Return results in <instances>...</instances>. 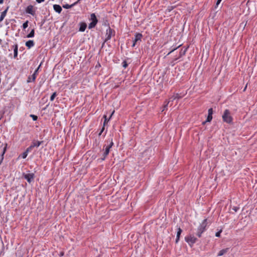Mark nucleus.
I'll return each mask as SVG.
<instances>
[{"instance_id":"obj_1","label":"nucleus","mask_w":257,"mask_h":257,"mask_svg":"<svg viewBox=\"0 0 257 257\" xmlns=\"http://www.w3.org/2000/svg\"><path fill=\"white\" fill-rule=\"evenodd\" d=\"M180 98H181V96H180L178 94H176L173 95L172 97H171L169 98V99L168 101L167 102V103L164 104L162 111L168 110V107L169 106H170V107L171 106L172 103L174 101H176V103L177 102V100L178 99H179Z\"/></svg>"},{"instance_id":"obj_2","label":"nucleus","mask_w":257,"mask_h":257,"mask_svg":"<svg viewBox=\"0 0 257 257\" xmlns=\"http://www.w3.org/2000/svg\"><path fill=\"white\" fill-rule=\"evenodd\" d=\"M207 224V219L203 220L202 222L200 224V226L198 227L196 235L199 237L201 236L202 233L206 230V227Z\"/></svg>"},{"instance_id":"obj_3","label":"nucleus","mask_w":257,"mask_h":257,"mask_svg":"<svg viewBox=\"0 0 257 257\" xmlns=\"http://www.w3.org/2000/svg\"><path fill=\"white\" fill-rule=\"evenodd\" d=\"M43 143V141L33 140L30 146L27 148V152H31L34 147H39Z\"/></svg>"},{"instance_id":"obj_4","label":"nucleus","mask_w":257,"mask_h":257,"mask_svg":"<svg viewBox=\"0 0 257 257\" xmlns=\"http://www.w3.org/2000/svg\"><path fill=\"white\" fill-rule=\"evenodd\" d=\"M185 241L189 243L190 245H192L194 243H195L197 240V238H196L194 236L190 235L185 237Z\"/></svg>"},{"instance_id":"obj_5","label":"nucleus","mask_w":257,"mask_h":257,"mask_svg":"<svg viewBox=\"0 0 257 257\" xmlns=\"http://www.w3.org/2000/svg\"><path fill=\"white\" fill-rule=\"evenodd\" d=\"M91 20L92 22L89 24L88 26L89 29L94 28L97 24V20L94 14H92L90 16Z\"/></svg>"},{"instance_id":"obj_6","label":"nucleus","mask_w":257,"mask_h":257,"mask_svg":"<svg viewBox=\"0 0 257 257\" xmlns=\"http://www.w3.org/2000/svg\"><path fill=\"white\" fill-rule=\"evenodd\" d=\"M24 178L27 180V181L29 183H31L33 181L35 175L34 173H29V174H23Z\"/></svg>"},{"instance_id":"obj_7","label":"nucleus","mask_w":257,"mask_h":257,"mask_svg":"<svg viewBox=\"0 0 257 257\" xmlns=\"http://www.w3.org/2000/svg\"><path fill=\"white\" fill-rule=\"evenodd\" d=\"M113 35H114V31L110 28H108L106 30V38L105 39V42L110 40L111 39L112 36H113Z\"/></svg>"},{"instance_id":"obj_8","label":"nucleus","mask_w":257,"mask_h":257,"mask_svg":"<svg viewBox=\"0 0 257 257\" xmlns=\"http://www.w3.org/2000/svg\"><path fill=\"white\" fill-rule=\"evenodd\" d=\"M222 118L224 121L227 123H230L232 121V117L230 115V113H223Z\"/></svg>"},{"instance_id":"obj_9","label":"nucleus","mask_w":257,"mask_h":257,"mask_svg":"<svg viewBox=\"0 0 257 257\" xmlns=\"http://www.w3.org/2000/svg\"><path fill=\"white\" fill-rule=\"evenodd\" d=\"M142 37V35L140 33H138L135 36V40H134V43L133 44V47H135L137 42L139 41H141V38Z\"/></svg>"},{"instance_id":"obj_10","label":"nucleus","mask_w":257,"mask_h":257,"mask_svg":"<svg viewBox=\"0 0 257 257\" xmlns=\"http://www.w3.org/2000/svg\"><path fill=\"white\" fill-rule=\"evenodd\" d=\"M7 144H4V147L3 149V151H2V152L1 153V156H0V164L2 162L3 159H4V154H5L6 153V150H7Z\"/></svg>"},{"instance_id":"obj_11","label":"nucleus","mask_w":257,"mask_h":257,"mask_svg":"<svg viewBox=\"0 0 257 257\" xmlns=\"http://www.w3.org/2000/svg\"><path fill=\"white\" fill-rule=\"evenodd\" d=\"M228 250H229V248H226L221 249L218 253L217 256H222V255H224V254H225L226 252H228Z\"/></svg>"},{"instance_id":"obj_12","label":"nucleus","mask_w":257,"mask_h":257,"mask_svg":"<svg viewBox=\"0 0 257 257\" xmlns=\"http://www.w3.org/2000/svg\"><path fill=\"white\" fill-rule=\"evenodd\" d=\"M113 114V113H111V115H110V116H109V117L108 118H107L106 115H103V118L104 119V122H103V127H104L105 125L107 123V122H108L109 120L111 117V116H112Z\"/></svg>"},{"instance_id":"obj_13","label":"nucleus","mask_w":257,"mask_h":257,"mask_svg":"<svg viewBox=\"0 0 257 257\" xmlns=\"http://www.w3.org/2000/svg\"><path fill=\"white\" fill-rule=\"evenodd\" d=\"M26 46L30 49L34 46V42L33 40H29L26 43Z\"/></svg>"},{"instance_id":"obj_14","label":"nucleus","mask_w":257,"mask_h":257,"mask_svg":"<svg viewBox=\"0 0 257 257\" xmlns=\"http://www.w3.org/2000/svg\"><path fill=\"white\" fill-rule=\"evenodd\" d=\"M182 232V230L180 227H179L178 228V231L177 233L176 243H177L178 242V241L179 240L180 236Z\"/></svg>"},{"instance_id":"obj_15","label":"nucleus","mask_w":257,"mask_h":257,"mask_svg":"<svg viewBox=\"0 0 257 257\" xmlns=\"http://www.w3.org/2000/svg\"><path fill=\"white\" fill-rule=\"evenodd\" d=\"M53 8H54V10L58 13H60L62 11V8H61V6H60L58 5H54L53 6Z\"/></svg>"},{"instance_id":"obj_16","label":"nucleus","mask_w":257,"mask_h":257,"mask_svg":"<svg viewBox=\"0 0 257 257\" xmlns=\"http://www.w3.org/2000/svg\"><path fill=\"white\" fill-rule=\"evenodd\" d=\"M110 149L109 147H108L107 146L106 147L105 149V151L103 153V158L102 159L103 160H104V159L105 158V157L107 156V155L109 154V150H110Z\"/></svg>"},{"instance_id":"obj_17","label":"nucleus","mask_w":257,"mask_h":257,"mask_svg":"<svg viewBox=\"0 0 257 257\" xmlns=\"http://www.w3.org/2000/svg\"><path fill=\"white\" fill-rule=\"evenodd\" d=\"M212 113H208V115L207 117V119L205 121L202 122V124H205L207 122H210L212 119Z\"/></svg>"},{"instance_id":"obj_18","label":"nucleus","mask_w":257,"mask_h":257,"mask_svg":"<svg viewBox=\"0 0 257 257\" xmlns=\"http://www.w3.org/2000/svg\"><path fill=\"white\" fill-rule=\"evenodd\" d=\"M86 27H87V25L85 23H81L80 24V26L79 28V31L84 32L85 30Z\"/></svg>"},{"instance_id":"obj_19","label":"nucleus","mask_w":257,"mask_h":257,"mask_svg":"<svg viewBox=\"0 0 257 257\" xmlns=\"http://www.w3.org/2000/svg\"><path fill=\"white\" fill-rule=\"evenodd\" d=\"M33 6H29L27 8L26 12H27V13L32 15L33 14Z\"/></svg>"},{"instance_id":"obj_20","label":"nucleus","mask_w":257,"mask_h":257,"mask_svg":"<svg viewBox=\"0 0 257 257\" xmlns=\"http://www.w3.org/2000/svg\"><path fill=\"white\" fill-rule=\"evenodd\" d=\"M7 12V10H6L5 11H4V12H3L2 13L1 17H0V22H2L4 20L5 17H6Z\"/></svg>"},{"instance_id":"obj_21","label":"nucleus","mask_w":257,"mask_h":257,"mask_svg":"<svg viewBox=\"0 0 257 257\" xmlns=\"http://www.w3.org/2000/svg\"><path fill=\"white\" fill-rule=\"evenodd\" d=\"M40 67V65L38 67V68L35 71L34 73H33V74L32 75V81H35V80L36 79V75H37V72L39 69Z\"/></svg>"},{"instance_id":"obj_22","label":"nucleus","mask_w":257,"mask_h":257,"mask_svg":"<svg viewBox=\"0 0 257 257\" xmlns=\"http://www.w3.org/2000/svg\"><path fill=\"white\" fill-rule=\"evenodd\" d=\"M35 31L33 29L31 31V32L27 36V38H32L34 36Z\"/></svg>"},{"instance_id":"obj_23","label":"nucleus","mask_w":257,"mask_h":257,"mask_svg":"<svg viewBox=\"0 0 257 257\" xmlns=\"http://www.w3.org/2000/svg\"><path fill=\"white\" fill-rule=\"evenodd\" d=\"M18 55V45L15 46L14 48V57H16Z\"/></svg>"},{"instance_id":"obj_24","label":"nucleus","mask_w":257,"mask_h":257,"mask_svg":"<svg viewBox=\"0 0 257 257\" xmlns=\"http://www.w3.org/2000/svg\"><path fill=\"white\" fill-rule=\"evenodd\" d=\"M56 95V92H54L50 97V100L53 101Z\"/></svg>"},{"instance_id":"obj_25","label":"nucleus","mask_w":257,"mask_h":257,"mask_svg":"<svg viewBox=\"0 0 257 257\" xmlns=\"http://www.w3.org/2000/svg\"><path fill=\"white\" fill-rule=\"evenodd\" d=\"M28 26V21H26V22H25L23 25V27L24 29H25L26 28H27Z\"/></svg>"},{"instance_id":"obj_26","label":"nucleus","mask_w":257,"mask_h":257,"mask_svg":"<svg viewBox=\"0 0 257 257\" xmlns=\"http://www.w3.org/2000/svg\"><path fill=\"white\" fill-rule=\"evenodd\" d=\"M28 152H27V149L26 151L23 154V156H22L23 158L25 159L27 157Z\"/></svg>"},{"instance_id":"obj_27","label":"nucleus","mask_w":257,"mask_h":257,"mask_svg":"<svg viewBox=\"0 0 257 257\" xmlns=\"http://www.w3.org/2000/svg\"><path fill=\"white\" fill-rule=\"evenodd\" d=\"M30 116L33 118L34 120H36L38 118L37 116L34 114H31Z\"/></svg>"},{"instance_id":"obj_28","label":"nucleus","mask_w":257,"mask_h":257,"mask_svg":"<svg viewBox=\"0 0 257 257\" xmlns=\"http://www.w3.org/2000/svg\"><path fill=\"white\" fill-rule=\"evenodd\" d=\"M113 143L112 142V139H111L110 141V144L107 146L108 147H109V148H111L112 147V146H113Z\"/></svg>"},{"instance_id":"obj_29","label":"nucleus","mask_w":257,"mask_h":257,"mask_svg":"<svg viewBox=\"0 0 257 257\" xmlns=\"http://www.w3.org/2000/svg\"><path fill=\"white\" fill-rule=\"evenodd\" d=\"M222 232V230H220L219 231L217 232L215 234V236L216 237H220V233H221Z\"/></svg>"},{"instance_id":"obj_30","label":"nucleus","mask_w":257,"mask_h":257,"mask_svg":"<svg viewBox=\"0 0 257 257\" xmlns=\"http://www.w3.org/2000/svg\"><path fill=\"white\" fill-rule=\"evenodd\" d=\"M72 6H73V5H66L65 6H63V8H64L65 9H69V8H71Z\"/></svg>"},{"instance_id":"obj_31","label":"nucleus","mask_w":257,"mask_h":257,"mask_svg":"<svg viewBox=\"0 0 257 257\" xmlns=\"http://www.w3.org/2000/svg\"><path fill=\"white\" fill-rule=\"evenodd\" d=\"M239 207H237V206H234L232 207V210L234 211V212H237L238 209H239Z\"/></svg>"},{"instance_id":"obj_32","label":"nucleus","mask_w":257,"mask_h":257,"mask_svg":"<svg viewBox=\"0 0 257 257\" xmlns=\"http://www.w3.org/2000/svg\"><path fill=\"white\" fill-rule=\"evenodd\" d=\"M122 66L123 68H126V67L127 66V64L126 63V61H124L123 62H122Z\"/></svg>"},{"instance_id":"obj_33","label":"nucleus","mask_w":257,"mask_h":257,"mask_svg":"<svg viewBox=\"0 0 257 257\" xmlns=\"http://www.w3.org/2000/svg\"><path fill=\"white\" fill-rule=\"evenodd\" d=\"M32 76H30L28 77V80H27V82L28 83H29V82H32Z\"/></svg>"},{"instance_id":"obj_34","label":"nucleus","mask_w":257,"mask_h":257,"mask_svg":"<svg viewBox=\"0 0 257 257\" xmlns=\"http://www.w3.org/2000/svg\"><path fill=\"white\" fill-rule=\"evenodd\" d=\"M104 127L103 126L102 128H101L100 132L98 134V136H100L102 134V133L104 131Z\"/></svg>"},{"instance_id":"obj_35","label":"nucleus","mask_w":257,"mask_h":257,"mask_svg":"<svg viewBox=\"0 0 257 257\" xmlns=\"http://www.w3.org/2000/svg\"><path fill=\"white\" fill-rule=\"evenodd\" d=\"M213 111H216V110H213L212 108H210L208 110V112H213Z\"/></svg>"},{"instance_id":"obj_36","label":"nucleus","mask_w":257,"mask_h":257,"mask_svg":"<svg viewBox=\"0 0 257 257\" xmlns=\"http://www.w3.org/2000/svg\"><path fill=\"white\" fill-rule=\"evenodd\" d=\"M45 0H36V2L38 3H41L42 2H43Z\"/></svg>"},{"instance_id":"obj_37","label":"nucleus","mask_w":257,"mask_h":257,"mask_svg":"<svg viewBox=\"0 0 257 257\" xmlns=\"http://www.w3.org/2000/svg\"><path fill=\"white\" fill-rule=\"evenodd\" d=\"M221 1L222 0H218L216 3V6H218L220 4V3L221 2Z\"/></svg>"},{"instance_id":"obj_38","label":"nucleus","mask_w":257,"mask_h":257,"mask_svg":"<svg viewBox=\"0 0 257 257\" xmlns=\"http://www.w3.org/2000/svg\"><path fill=\"white\" fill-rule=\"evenodd\" d=\"M4 2V0H0V4H3Z\"/></svg>"},{"instance_id":"obj_39","label":"nucleus","mask_w":257,"mask_h":257,"mask_svg":"<svg viewBox=\"0 0 257 257\" xmlns=\"http://www.w3.org/2000/svg\"><path fill=\"white\" fill-rule=\"evenodd\" d=\"M247 87V84L246 85L245 87L244 88L243 91H245Z\"/></svg>"},{"instance_id":"obj_40","label":"nucleus","mask_w":257,"mask_h":257,"mask_svg":"<svg viewBox=\"0 0 257 257\" xmlns=\"http://www.w3.org/2000/svg\"><path fill=\"white\" fill-rule=\"evenodd\" d=\"M224 112H225V113L229 112L228 110L226 109V110L224 111Z\"/></svg>"}]
</instances>
